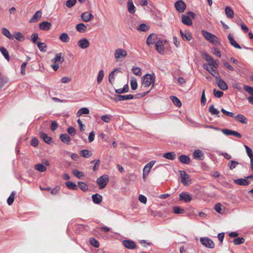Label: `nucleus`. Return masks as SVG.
<instances>
[{"instance_id":"7ed1b4c3","label":"nucleus","mask_w":253,"mask_h":253,"mask_svg":"<svg viewBox=\"0 0 253 253\" xmlns=\"http://www.w3.org/2000/svg\"><path fill=\"white\" fill-rule=\"evenodd\" d=\"M203 36L205 38L211 43L217 45L219 43L218 38L215 35L205 30L202 31Z\"/></svg>"},{"instance_id":"7c9ffc66","label":"nucleus","mask_w":253,"mask_h":253,"mask_svg":"<svg viewBox=\"0 0 253 253\" xmlns=\"http://www.w3.org/2000/svg\"><path fill=\"white\" fill-rule=\"evenodd\" d=\"M0 51L1 54L3 55L5 59L9 61L10 60V56L7 50L3 46H0Z\"/></svg>"},{"instance_id":"dca6fc26","label":"nucleus","mask_w":253,"mask_h":253,"mask_svg":"<svg viewBox=\"0 0 253 253\" xmlns=\"http://www.w3.org/2000/svg\"><path fill=\"white\" fill-rule=\"evenodd\" d=\"M192 179L190 175H181V181L184 185H189L191 183Z\"/></svg>"},{"instance_id":"a19ab883","label":"nucleus","mask_w":253,"mask_h":253,"mask_svg":"<svg viewBox=\"0 0 253 253\" xmlns=\"http://www.w3.org/2000/svg\"><path fill=\"white\" fill-rule=\"evenodd\" d=\"M171 100L173 104L177 107H180L181 106V102L180 100L176 96H172L170 97Z\"/></svg>"},{"instance_id":"69168bd1","label":"nucleus","mask_w":253,"mask_h":253,"mask_svg":"<svg viewBox=\"0 0 253 253\" xmlns=\"http://www.w3.org/2000/svg\"><path fill=\"white\" fill-rule=\"evenodd\" d=\"M221 111L224 114L226 115L227 116H229V117H232V118H234L235 114H234V113H233L232 112L227 111L225 110L224 108H222L221 109Z\"/></svg>"},{"instance_id":"1a4fd4ad","label":"nucleus","mask_w":253,"mask_h":253,"mask_svg":"<svg viewBox=\"0 0 253 253\" xmlns=\"http://www.w3.org/2000/svg\"><path fill=\"white\" fill-rule=\"evenodd\" d=\"M179 200L185 203L190 202L192 198L191 195L188 192H182L179 195Z\"/></svg>"},{"instance_id":"f03ea898","label":"nucleus","mask_w":253,"mask_h":253,"mask_svg":"<svg viewBox=\"0 0 253 253\" xmlns=\"http://www.w3.org/2000/svg\"><path fill=\"white\" fill-rule=\"evenodd\" d=\"M155 82V76L154 75L146 74L142 78V85L144 87H148L151 84L154 86Z\"/></svg>"},{"instance_id":"aec40b11","label":"nucleus","mask_w":253,"mask_h":253,"mask_svg":"<svg viewBox=\"0 0 253 253\" xmlns=\"http://www.w3.org/2000/svg\"><path fill=\"white\" fill-rule=\"evenodd\" d=\"M42 16V12L41 10L37 11L30 20V23H36L38 22Z\"/></svg>"},{"instance_id":"6e6d98bb","label":"nucleus","mask_w":253,"mask_h":253,"mask_svg":"<svg viewBox=\"0 0 253 253\" xmlns=\"http://www.w3.org/2000/svg\"><path fill=\"white\" fill-rule=\"evenodd\" d=\"M104 76V71L102 70L99 71L97 78V82L98 84H100L102 82Z\"/></svg>"},{"instance_id":"5fc2aeb1","label":"nucleus","mask_w":253,"mask_h":253,"mask_svg":"<svg viewBox=\"0 0 253 253\" xmlns=\"http://www.w3.org/2000/svg\"><path fill=\"white\" fill-rule=\"evenodd\" d=\"M37 45L40 50V51L42 52H45L46 51L45 48H46V45L43 43L41 42H38L37 43Z\"/></svg>"},{"instance_id":"3c124183","label":"nucleus","mask_w":253,"mask_h":253,"mask_svg":"<svg viewBox=\"0 0 253 253\" xmlns=\"http://www.w3.org/2000/svg\"><path fill=\"white\" fill-rule=\"evenodd\" d=\"M149 29V26L145 24H141L137 27V30L140 31L145 32Z\"/></svg>"},{"instance_id":"0eeeda50","label":"nucleus","mask_w":253,"mask_h":253,"mask_svg":"<svg viewBox=\"0 0 253 253\" xmlns=\"http://www.w3.org/2000/svg\"><path fill=\"white\" fill-rule=\"evenodd\" d=\"M115 58L116 61H118L121 58L126 57L127 56L126 51L123 48H118L115 51Z\"/></svg>"},{"instance_id":"338daca9","label":"nucleus","mask_w":253,"mask_h":253,"mask_svg":"<svg viewBox=\"0 0 253 253\" xmlns=\"http://www.w3.org/2000/svg\"><path fill=\"white\" fill-rule=\"evenodd\" d=\"M213 94L217 98L221 97L223 95V92L220 90H217L216 89H213Z\"/></svg>"},{"instance_id":"f3484780","label":"nucleus","mask_w":253,"mask_h":253,"mask_svg":"<svg viewBox=\"0 0 253 253\" xmlns=\"http://www.w3.org/2000/svg\"><path fill=\"white\" fill-rule=\"evenodd\" d=\"M78 44V45L83 49L86 48L89 45V42L86 38H83L79 40Z\"/></svg>"},{"instance_id":"a18cd8bd","label":"nucleus","mask_w":253,"mask_h":253,"mask_svg":"<svg viewBox=\"0 0 253 253\" xmlns=\"http://www.w3.org/2000/svg\"><path fill=\"white\" fill-rule=\"evenodd\" d=\"M15 192L14 191H13L11 192L10 195L8 198L7 200V203L8 205L10 206L13 203L15 198Z\"/></svg>"},{"instance_id":"72a5a7b5","label":"nucleus","mask_w":253,"mask_h":253,"mask_svg":"<svg viewBox=\"0 0 253 253\" xmlns=\"http://www.w3.org/2000/svg\"><path fill=\"white\" fill-rule=\"evenodd\" d=\"M226 16L229 18H233L234 17V11L229 6H227L225 9Z\"/></svg>"},{"instance_id":"e2e57ef3","label":"nucleus","mask_w":253,"mask_h":253,"mask_svg":"<svg viewBox=\"0 0 253 253\" xmlns=\"http://www.w3.org/2000/svg\"><path fill=\"white\" fill-rule=\"evenodd\" d=\"M210 66H212L214 68L216 69L218 67V64L216 60H214L212 58L209 62V64Z\"/></svg>"},{"instance_id":"e433bc0d","label":"nucleus","mask_w":253,"mask_h":253,"mask_svg":"<svg viewBox=\"0 0 253 253\" xmlns=\"http://www.w3.org/2000/svg\"><path fill=\"white\" fill-rule=\"evenodd\" d=\"M66 186L70 189L76 190L78 189L77 185L74 182L68 181L65 183Z\"/></svg>"},{"instance_id":"ddd939ff","label":"nucleus","mask_w":253,"mask_h":253,"mask_svg":"<svg viewBox=\"0 0 253 253\" xmlns=\"http://www.w3.org/2000/svg\"><path fill=\"white\" fill-rule=\"evenodd\" d=\"M123 245L128 249H134L136 248V245L135 243L129 240H126L123 242Z\"/></svg>"},{"instance_id":"de8ad7c7","label":"nucleus","mask_w":253,"mask_h":253,"mask_svg":"<svg viewBox=\"0 0 253 253\" xmlns=\"http://www.w3.org/2000/svg\"><path fill=\"white\" fill-rule=\"evenodd\" d=\"M35 168L36 170L40 171V172H44L46 168V167L41 164H37L35 166Z\"/></svg>"},{"instance_id":"774afa93","label":"nucleus","mask_w":253,"mask_h":253,"mask_svg":"<svg viewBox=\"0 0 253 253\" xmlns=\"http://www.w3.org/2000/svg\"><path fill=\"white\" fill-rule=\"evenodd\" d=\"M67 132L71 136H74L76 134V129L74 127L70 126L68 128Z\"/></svg>"},{"instance_id":"0e129e2a","label":"nucleus","mask_w":253,"mask_h":253,"mask_svg":"<svg viewBox=\"0 0 253 253\" xmlns=\"http://www.w3.org/2000/svg\"><path fill=\"white\" fill-rule=\"evenodd\" d=\"M76 1L77 0H67L66 5L68 8H71L75 4Z\"/></svg>"},{"instance_id":"603ef678","label":"nucleus","mask_w":253,"mask_h":253,"mask_svg":"<svg viewBox=\"0 0 253 253\" xmlns=\"http://www.w3.org/2000/svg\"><path fill=\"white\" fill-rule=\"evenodd\" d=\"M223 209H224L223 206L219 203L215 204L214 206V210L219 213H222Z\"/></svg>"},{"instance_id":"680f3d73","label":"nucleus","mask_w":253,"mask_h":253,"mask_svg":"<svg viewBox=\"0 0 253 253\" xmlns=\"http://www.w3.org/2000/svg\"><path fill=\"white\" fill-rule=\"evenodd\" d=\"M132 71L133 73L137 76H140L141 74V69L139 67H133Z\"/></svg>"},{"instance_id":"9d476101","label":"nucleus","mask_w":253,"mask_h":253,"mask_svg":"<svg viewBox=\"0 0 253 253\" xmlns=\"http://www.w3.org/2000/svg\"><path fill=\"white\" fill-rule=\"evenodd\" d=\"M204 68L208 71L212 76H213L215 79L218 78L219 76V74L218 71L214 69V67H210L209 65L207 64H204L203 65Z\"/></svg>"},{"instance_id":"6ab92c4d","label":"nucleus","mask_w":253,"mask_h":253,"mask_svg":"<svg viewBox=\"0 0 253 253\" xmlns=\"http://www.w3.org/2000/svg\"><path fill=\"white\" fill-rule=\"evenodd\" d=\"M155 46L157 51L160 54H162L164 53V47L162 41L159 40L156 42Z\"/></svg>"},{"instance_id":"a878e982","label":"nucleus","mask_w":253,"mask_h":253,"mask_svg":"<svg viewBox=\"0 0 253 253\" xmlns=\"http://www.w3.org/2000/svg\"><path fill=\"white\" fill-rule=\"evenodd\" d=\"M228 39L230 43L235 48L237 49L241 48L240 45L236 42V41L233 39V37L230 34L228 35Z\"/></svg>"},{"instance_id":"a211bd4d","label":"nucleus","mask_w":253,"mask_h":253,"mask_svg":"<svg viewBox=\"0 0 253 253\" xmlns=\"http://www.w3.org/2000/svg\"><path fill=\"white\" fill-rule=\"evenodd\" d=\"M235 119L238 122L244 124H247L248 123V119L243 115L238 114L235 115Z\"/></svg>"},{"instance_id":"2f4dec72","label":"nucleus","mask_w":253,"mask_h":253,"mask_svg":"<svg viewBox=\"0 0 253 253\" xmlns=\"http://www.w3.org/2000/svg\"><path fill=\"white\" fill-rule=\"evenodd\" d=\"M60 139L62 142L67 144H68L71 140L69 135L66 133L61 134L60 135Z\"/></svg>"},{"instance_id":"bb28decb","label":"nucleus","mask_w":253,"mask_h":253,"mask_svg":"<svg viewBox=\"0 0 253 253\" xmlns=\"http://www.w3.org/2000/svg\"><path fill=\"white\" fill-rule=\"evenodd\" d=\"M156 163L155 161H152L148 163L143 169V174L149 172L150 169L152 168Z\"/></svg>"},{"instance_id":"c03bdc74","label":"nucleus","mask_w":253,"mask_h":253,"mask_svg":"<svg viewBox=\"0 0 253 253\" xmlns=\"http://www.w3.org/2000/svg\"><path fill=\"white\" fill-rule=\"evenodd\" d=\"M59 39L64 42H68L70 41V38L66 33L61 34L59 37Z\"/></svg>"},{"instance_id":"c85d7f7f","label":"nucleus","mask_w":253,"mask_h":253,"mask_svg":"<svg viewBox=\"0 0 253 253\" xmlns=\"http://www.w3.org/2000/svg\"><path fill=\"white\" fill-rule=\"evenodd\" d=\"M241 165L239 162L234 161V160H230L227 164V166L229 169L231 170H232L238 167V165Z\"/></svg>"},{"instance_id":"8fccbe9b","label":"nucleus","mask_w":253,"mask_h":253,"mask_svg":"<svg viewBox=\"0 0 253 253\" xmlns=\"http://www.w3.org/2000/svg\"><path fill=\"white\" fill-rule=\"evenodd\" d=\"M130 86L132 90H135L137 87L136 80L134 77H131L130 79Z\"/></svg>"},{"instance_id":"4be33fe9","label":"nucleus","mask_w":253,"mask_h":253,"mask_svg":"<svg viewBox=\"0 0 253 253\" xmlns=\"http://www.w3.org/2000/svg\"><path fill=\"white\" fill-rule=\"evenodd\" d=\"M81 17H82V20L84 22H86L90 21L91 20H92L93 18V15L92 14H91L88 12H85L83 13L82 14Z\"/></svg>"},{"instance_id":"58836bf2","label":"nucleus","mask_w":253,"mask_h":253,"mask_svg":"<svg viewBox=\"0 0 253 253\" xmlns=\"http://www.w3.org/2000/svg\"><path fill=\"white\" fill-rule=\"evenodd\" d=\"M2 33L3 35H4L5 37H6L7 38H8L10 40L13 39V36L11 34L10 32L8 29L5 28H2Z\"/></svg>"},{"instance_id":"5701e85b","label":"nucleus","mask_w":253,"mask_h":253,"mask_svg":"<svg viewBox=\"0 0 253 253\" xmlns=\"http://www.w3.org/2000/svg\"><path fill=\"white\" fill-rule=\"evenodd\" d=\"M127 10L129 13L133 14L135 12V7L132 0H128L127 2Z\"/></svg>"},{"instance_id":"4468645a","label":"nucleus","mask_w":253,"mask_h":253,"mask_svg":"<svg viewBox=\"0 0 253 253\" xmlns=\"http://www.w3.org/2000/svg\"><path fill=\"white\" fill-rule=\"evenodd\" d=\"M180 34L182 40L184 41H190L192 39L191 34L188 31H183L180 30Z\"/></svg>"},{"instance_id":"2eb2a0df","label":"nucleus","mask_w":253,"mask_h":253,"mask_svg":"<svg viewBox=\"0 0 253 253\" xmlns=\"http://www.w3.org/2000/svg\"><path fill=\"white\" fill-rule=\"evenodd\" d=\"M216 81L217 83L218 86L222 90H226L228 88V86L226 83L220 78V75L218 77V78H216Z\"/></svg>"},{"instance_id":"20e7f679","label":"nucleus","mask_w":253,"mask_h":253,"mask_svg":"<svg viewBox=\"0 0 253 253\" xmlns=\"http://www.w3.org/2000/svg\"><path fill=\"white\" fill-rule=\"evenodd\" d=\"M108 181V175H102V176L97 179L96 182L99 186V189H102L106 187Z\"/></svg>"},{"instance_id":"4c0bfd02","label":"nucleus","mask_w":253,"mask_h":253,"mask_svg":"<svg viewBox=\"0 0 253 253\" xmlns=\"http://www.w3.org/2000/svg\"><path fill=\"white\" fill-rule=\"evenodd\" d=\"M80 155L81 156L84 158H88L92 156V154L90 151H88V150L84 149L81 151Z\"/></svg>"},{"instance_id":"bf43d9fd","label":"nucleus","mask_w":253,"mask_h":253,"mask_svg":"<svg viewBox=\"0 0 253 253\" xmlns=\"http://www.w3.org/2000/svg\"><path fill=\"white\" fill-rule=\"evenodd\" d=\"M243 89L248 92L249 94L252 95H253V87H251L250 86L244 85L243 86Z\"/></svg>"},{"instance_id":"13d9d810","label":"nucleus","mask_w":253,"mask_h":253,"mask_svg":"<svg viewBox=\"0 0 253 253\" xmlns=\"http://www.w3.org/2000/svg\"><path fill=\"white\" fill-rule=\"evenodd\" d=\"M90 244L95 248H98L99 246V242L94 238H91L89 240Z\"/></svg>"},{"instance_id":"b1692460","label":"nucleus","mask_w":253,"mask_h":253,"mask_svg":"<svg viewBox=\"0 0 253 253\" xmlns=\"http://www.w3.org/2000/svg\"><path fill=\"white\" fill-rule=\"evenodd\" d=\"M51 25L50 23L46 21H43L39 25V27L41 30L47 31L50 29Z\"/></svg>"},{"instance_id":"864d4df0","label":"nucleus","mask_w":253,"mask_h":253,"mask_svg":"<svg viewBox=\"0 0 253 253\" xmlns=\"http://www.w3.org/2000/svg\"><path fill=\"white\" fill-rule=\"evenodd\" d=\"M7 82L8 79L7 77L4 76L0 77V89L2 88Z\"/></svg>"},{"instance_id":"9b49d317","label":"nucleus","mask_w":253,"mask_h":253,"mask_svg":"<svg viewBox=\"0 0 253 253\" xmlns=\"http://www.w3.org/2000/svg\"><path fill=\"white\" fill-rule=\"evenodd\" d=\"M175 7L179 12H183L186 9V4L182 0H178L175 2Z\"/></svg>"},{"instance_id":"39448f33","label":"nucleus","mask_w":253,"mask_h":253,"mask_svg":"<svg viewBox=\"0 0 253 253\" xmlns=\"http://www.w3.org/2000/svg\"><path fill=\"white\" fill-rule=\"evenodd\" d=\"M195 16V14L191 11H189L187 13V15H182L181 17L182 22L187 26H190L192 24V22L190 17L194 18Z\"/></svg>"},{"instance_id":"c9c22d12","label":"nucleus","mask_w":253,"mask_h":253,"mask_svg":"<svg viewBox=\"0 0 253 253\" xmlns=\"http://www.w3.org/2000/svg\"><path fill=\"white\" fill-rule=\"evenodd\" d=\"M163 157L167 159L173 160L176 157V154L174 152H168L163 155Z\"/></svg>"},{"instance_id":"f704fd0d","label":"nucleus","mask_w":253,"mask_h":253,"mask_svg":"<svg viewBox=\"0 0 253 253\" xmlns=\"http://www.w3.org/2000/svg\"><path fill=\"white\" fill-rule=\"evenodd\" d=\"M76 30L80 33H84L86 29V27L83 23H79L76 26Z\"/></svg>"},{"instance_id":"f8f14e48","label":"nucleus","mask_w":253,"mask_h":253,"mask_svg":"<svg viewBox=\"0 0 253 253\" xmlns=\"http://www.w3.org/2000/svg\"><path fill=\"white\" fill-rule=\"evenodd\" d=\"M133 98V95L131 94H127V95H116V97L114 99V100L116 102L119 101H124L126 100L132 99Z\"/></svg>"},{"instance_id":"79ce46f5","label":"nucleus","mask_w":253,"mask_h":253,"mask_svg":"<svg viewBox=\"0 0 253 253\" xmlns=\"http://www.w3.org/2000/svg\"><path fill=\"white\" fill-rule=\"evenodd\" d=\"M89 113V110L87 108H82L80 109L77 113V116H80L84 114H88Z\"/></svg>"},{"instance_id":"393cba45","label":"nucleus","mask_w":253,"mask_h":253,"mask_svg":"<svg viewBox=\"0 0 253 253\" xmlns=\"http://www.w3.org/2000/svg\"><path fill=\"white\" fill-rule=\"evenodd\" d=\"M157 39V35L155 34H150L147 39L146 43L148 45L153 44Z\"/></svg>"},{"instance_id":"412c9836","label":"nucleus","mask_w":253,"mask_h":253,"mask_svg":"<svg viewBox=\"0 0 253 253\" xmlns=\"http://www.w3.org/2000/svg\"><path fill=\"white\" fill-rule=\"evenodd\" d=\"M40 137L46 143L51 144L52 143V138L47 136V135L44 132H40Z\"/></svg>"},{"instance_id":"f257e3e1","label":"nucleus","mask_w":253,"mask_h":253,"mask_svg":"<svg viewBox=\"0 0 253 253\" xmlns=\"http://www.w3.org/2000/svg\"><path fill=\"white\" fill-rule=\"evenodd\" d=\"M64 61V56L62 53H59L55 54V57L51 61L53 63L51 65V67L55 71H57L59 67V64Z\"/></svg>"},{"instance_id":"cd10ccee","label":"nucleus","mask_w":253,"mask_h":253,"mask_svg":"<svg viewBox=\"0 0 253 253\" xmlns=\"http://www.w3.org/2000/svg\"><path fill=\"white\" fill-rule=\"evenodd\" d=\"M115 72H120L121 71L120 70V69L119 68H116L114 71L111 72V73L110 74V75L109 76L108 80H109V83L112 85H113V84L114 83V81H115L114 77H115Z\"/></svg>"},{"instance_id":"37998d69","label":"nucleus","mask_w":253,"mask_h":253,"mask_svg":"<svg viewBox=\"0 0 253 253\" xmlns=\"http://www.w3.org/2000/svg\"><path fill=\"white\" fill-rule=\"evenodd\" d=\"M179 160L181 163L186 164H189L190 161V158L187 156L184 155H181L179 157Z\"/></svg>"},{"instance_id":"052dcab7","label":"nucleus","mask_w":253,"mask_h":253,"mask_svg":"<svg viewBox=\"0 0 253 253\" xmlns=\"http://www.w3.org/2000/svg\"><path fill=\"white\" fill-rule=\"evenodd\" d=\"M13 37L19 41H21L24 39V36L20 32H15Z\"/></svg>"},{"instance_id":"09e8293b","label":"nucleus","mask_w":253,"mask_h":253,"mask_svg":"<svg viewBox=\"0 0 253 253\" xmlns=\"http://www.w3.org/2000/svg\"><path fill=\"white\" fill-rule=\"evenodd\" d=\"M173 212L175 214H182L184 213L185 211L183 209L181 208L179 206L173 207Z\"/></svg>"},{"instance_id":"423d86ee","label":"nucleus","mask_w":253,"mask_h":253,"mask_svg":"<svg viewBox=\"0 0 253 253\" xmlns=\"http://www.w3.org/2000/svg\"><path fill=\"white\" fill-rule=\"evenodd\" d=\"M201 244L206 248L213 249L214 248L213 242L208 237H201L200 239Z\"/></svg>"},{"instance_id":"6e6552de","label":"nucleus","mask_w":253,"mask_h":253,"mask_svg":"<svg viewBox=\"0 0 253 253\" xmlns=\"http://www.w3.org/2000/svg\"><path fill=\"white\" fill-rule=\"evenodd\" d=\"M247 178L253 179V175H249V176L246 177V178L234 179L233 181L236 184L245 186L248 185L249 183V182L247 179Z\"/></svg>"},{"instance_id":"473e14b6","label":"nucleus","mask_w":253,"mask_h":253,"mask_svg":"<svg viewBox=\"0 0 253 253\" xmlns=\"http://www.w3.org/2000/svg\"><path fill=\"white\" fill-rule=\"evenodd\" d=\"M93 202L95 204H99L102 200V197L98 194H93L92 196Z\"/></svg>"},{"instance_id":"4d7b16f0","label":"nucleus","mask_w":253,"mask_h":253,"mask_svg":"<svg viewBox=\"0 0 253 253\" xmlns=\"http://www.w3.org/2000/svg\"><path fill=\"white\" fill-rule=\"evenodd\" d=\"M245 239L242 237L237 238L233 240V243L235 245H240L244 243Z\"/></svg>"},{"instance_id":"ea45409f","label":"nucleus","mask_w":253,"mask_h":253,"mask_svg":"<svg viewBox=\"0 0 253 253\" xmlns=\"http://www.w3.org/2000/svg\"><path fill=\"white\" fill-rule=\"evenodd\" d=\"M78 186L84 192H87L88 191V186L84 182H79Z\"/></svg>"},{"instance_id":"c756f323","label":"nucleus","mask_w":253,"mask_h":253,"mask_svg":"<svg viewBox=\"0 0 253 253\" xmlns=\"http://www.w3.org/2000/svg\"><path fill=\"white\" fill-rule=\"evenodd\" d=\"M193 157L195 159L202 160L204 157L203 153L200 150H195L193 154Z\"/></svg>"},{"instance_id":"49530a36","label":"nucleus","mask_w":253,"mask_h":253,"mask_svg":"<svg viewBox=\"0 0 253 253\" xmlns=\"http://www.w3.org/2000/svg\"><path fill=\"white\" fill-rule=\"evenodd\" d=\"M209 111L212 115H217L219 114V111L214 108L213 105H211L209 107Z\"/></svg>"}]
</instances>
